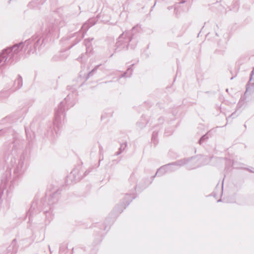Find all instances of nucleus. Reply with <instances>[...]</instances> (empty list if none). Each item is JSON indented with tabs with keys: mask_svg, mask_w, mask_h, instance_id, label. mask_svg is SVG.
<instances>
[{
	"mask_svg": "<svg viewBox=\"0 0 254 254\" xmlns=\"http://www.w3.org/2000/svg\"><path fill=\"white\" fill-rule=\"evenodd\" d=\"M199 159H200V160H203V157L201 156V157L199 158Z\"/></svg>",
	"mask_w": 254,
	"mask_h": 254,
	"instance_id": "obj_18",
	"label": "nucleus"
},
{
	"mask_svg": "<svg viewBox=\"0 0 254 254\" xmlns=\"http://www.w3.org/2000/svg\"><path fill=\"white\" fill-rule=\"evenodd\" d=\"M23 85L22 77L18 75L16 79L14 81L13 83L14 90H17L20 88Z\"/></svg>",
	"mask_w": 254,
	"mask_h": 254,
	"instance_id": "obj_7",
	"label": "nucleus"
},
{
	"mask_svg": "<svg viewBox=\"0 0 254 254\" xmlns=\"http://www.w3.org/2000/svg\"><path fill=\"white\" fill-rule=\"evenodd\" d=\"M127 74V72L125 73L124 74L122 75V77L127 76V75H126Z\"/></svg>",
	"mask_w": 254,
	"mask_h": 254,
	"instance_id": "obj_16",
	"label": "nucleus"
},
{
	"mask_svg": "<svg viewBox=\"0 0 254 254\" xmlns=\"http://www.w3.org/2000/svg\"><path fill=\"white\" fill-rule=\"evenodd\" d=\"M87 174V171L85 172V175Z\"/></svg>",
	"mask_w": 254,
	"mask_h": 254,
	"instance_id": "obj_23",
	"label": "nucleus"
},
{
	"mask_svg": "<svg viewBox=\"0 0 254 254\" xmlns=\"http://www.w3.org/2000/svg\"><path fill=\"white\" fill-rule=\"evenodd\" d=\"M127 146V144H122L121 145V146L119 148V150L118 151H117L116 153V155H120L121 153H122L123 151L125 149V148H126Z\"/></svg>",
	"mask_w": 254,
	"mask_h": 254,
	"instance_id": "obj_10",
	"label": "nucleus"
},
{
	"mask_svg": "<svg viewBox=\"0 0 254 254\" xmlns=\"http://www.w3.org/2000/svg\"><path fill=\"white\" fill-rule=\"evenodd\" d=\"M74 175V174H73V172H72L71 173V175Z\"/></svg>",
	"mask_w": 254,
	"mask_h": 254,
	"instance_id": "obj_20",
	"label": "nucleus"
},
{
	"mask_svg": "<svg viewBox=\"0 0 254 254\" xmlns=\"http://www.w3.org/2000/svg\"><path fill=\"white\" fill-rule=\"evenodd\" d=\"M92 20H91V21H89L84 23L81 27L82 30H83V31H86L90 26L94 25V23L90 24V23L92 22Z\"/></svg>",
	"mask_w": 254,
	"mask_h": 254,
	"instance_id": "obj_9",
	"label": "nucleus"
},
{
	"mask_svg": "<svg viewBox=\"0 0 254 254\" xmlns=\"http://www.w3.org/2000/svg\"><path fill=\"white\" fill-rule=\"evenodd\" d=\"M130 71H131V70H132L131 69H130L129 68H128V69H127V72H128V71H130Z\"/></svg>",
	"mask_w": 254,
	"mask_h": 254,
	"instance_id": "obj_19",
	"label": "nucleus"
},
{
	"mask_svg": "<svg viewBox=\"0 0 254 254\" xmlns=\"http://www.w3.org/2000/svg\"><path fill=\"white\" fill-rule=\"evenodd\" d=\"M73 97V94H68L64 99V101L61 102L58 109L56 110L55 117L53 122L54 130L55 132L57 134L62 126V116L64 117V111L65 103H67L68 106H72L75 104V101L73 100L70 103V100Z\"/></svg>",
	"mask_w": 254,
	"mask_h": 254,
	"instance_id": "obj_2",
	"label": "nucleus"
},
{
	"mask_svg": "<svg viewBox=\"0 0 254 254\" xmlns=\"http://www.w3.org/2000/svg\"><path fill=\"white\" fill-rule=\"evenodd\" d=\"M134 197V194L127 193L125 196V201L123 202L124 207L126 208Z\"/></svg>",
	"mask_w": 254,
	"mask_h": 254,
	"instance_id": "obj_6",
	"label": "nucleus"
},
{
	"mask_svg": "<svg viewBox=\"0 0 254 254\" xmlns=\"http://www.w3.org/2000/svg\"><path fill=\"white\" fill-rule=\"evenodd\" d=\"M221 201V200H220V199H219V200H217V202H219V201Z\"/></svg>",
	"mask_w": 254,
	"mask_h": 254,
	"instance_id": "obj_22",
	"label": "nucleus"
},
{
	"mask_svg": "<svg viewBox=\"0 0 254 254\" xmlns=\"http://www.w3.org/2000/svg\"><path fill=\"white\" fill-rule=\"evenodd\" d=\"M186 0H183V1H182L180 3H185V1H186Z\"/></svg>",
	"mask_w": 254,
	"mask_h": 254,
	"instance_id": "obj_17",
	"label": "nucleus"
},
{
	"mask_svg": "<svg viewBox=\"0 0 254 254\" xmlns=\"http://www.w3.org/2000/svg\"><path fill=\"white\" fill-rule=\"evenodd\" d=\"M35 206L33 204L29 209L27 214L29 215V216H32L34 214V210L35 209Z\"/></svg>",
	"mask_w": 254,
	"mask_h": 254,
	"instance_id": "obj_11",
	"label": "nucleus"
},
{
	"mask_svg": "<svg viewBox=\"0 0 254 254\" xmlns=\"http://www.w3.org/2000/svg\"><path fill=\"white\" fill-rule=\"evenodd\" d=\"M156 133H155L154 132L153 133V134H152V139H154L155 138V135H156Z\"/></svg>",
	"mask_w": 254,
	"mask_h": 254,
	"instance_id": "obj_15",
	"label": "nucleus"
},
{
	"mask_svg": "<svg viewBox=\"0 0 254 254\" xmlns=\"http://www.w3.org/2000/svg\"><path fill=\"white\" fill-rule=\"evenodd\" d=\"M132 38L130 37V34L128 32L123 33L120 36L116 43L117 49L119 51L126 48L127 49L128 43L131 41Z\"/></svg>",
	"mask_w": 254,
	"mask_h": 254,
	"instance_id": "obj_4",
	"label": "nucleus"
},
{
	"mask_svg": "<svg viewBox=\"0 0 254 254\" xmlns=\"http://www.w3.org/2000/svg\"><path fill=\"white\" fill-rule=\"evenodd\" d=\"M92 40L91 39H86L84 41L85 45L86 47V48H89L91 46V41Z\"/></svg>",
	"mask_w": 254,
	"mask_h": 254,
	"instance_id": "obj_13",
	"label": "nucleus"
},
{
	"mask_svg": "<svg viewBox=\"0 0 254 254\" xmlns=\"http://www.w3.org/2000/svg\"><path fill=\"white\" fill-rule=\"evenodd\" d=\"M208 138V136L207 135V134H205L204 135H203L201 138L200 139H199V143L200 144H201V143L204 140H205L206 139Z\"/></svg>",
	"mask_w": 254,
	"mask_h": 254,
	"instance_id": "obj_14",
	"label": "nucleus"
},
{
	"mask_svg": "<svg viewBox=\"0 0 254 254\" xmlns=\"http://www.w3.org/2000/svg\"><path fill=\"white\" fill-rule=\"evenodd\" d=\"M43 43V39L36 37L26 40L24 43L21 42L3 50L0 54V66L11 63L14 61L18 59V54L22 50L23 45L28 47L30 44L33 45L34 48H39Z\"/></svg>",
	"mask_w": 254,
	"mask_h": 254,
	"instance_id": "obj_1",
	"label": "nucleus"
},
{
	"mask_svg": "<svg viewBox=\"0 0 254 254\" xmlns=\"http://www.w3.org/2000/svg\"><path fill=\"white\" fill-rule=\"evenodd\" d=\"M135 29V27H134L133 28H132V30H134Z\"/></svg>",
	"mask_w": 254,
	"mask_h": 254,
	"instance_id": "obj_24",
	"label": "nucleus"
},
{
	"mask_svg": "<svg viewBox=\"0 0 254 254\" xmlns=\"http://www.w3.org/2000/svg\"><path fill=\"white\" fill-rule=\"evenodd\" d=\"M195 158H191L190 159H183L165 165L168 167L167 169H166L168 173L175 171L178 169L179 167L184 165H187V167L188 169H192L198 166V165L194 166H191L190 165L192 163L195 162Z\"/></svg>",
	"mask_w": 254,
	"mask_h": 254,
	"instance_id": "obj_3",
	"label": "nucleus"
},
{
	"mask_svg": "<svg viewBox=\"0 0 254 254\" xmlns=\"http://www.w3.org/2000/svg\"><path fill=\"white\" fill-rule=\"evenodd\" d=\"M207 163V162H204V163H203V164H206Z\"/></svg>",
	"mask_w": 254,
	"mask_h": 254,
	"instance_id": "obj_21",
	"label": "nucleus"
},
{
	"mask_svg": "<svg viewBox=\"0 0 254 254\" xmlns=\"http://www.w3.org/2000/svg\"><path fill=\"white\" fill-rule=\"evenodd\" d=\"M23 161L21 159H19L16 157H11L10 162V169H13L14 173H20L23 167Z\"/></svg>",
	"mask_w": 254,
	"mask_h": 254,
	"instance_id": "obj_5",
	"label": "nucleus"
},
{
	"mask_svg": "<svg viewBox=\"0 0 254 254\" xmlns=\"http://www.w3.org/2000/svg\"><path fill=\"white\" fill-rule=\"evenodd\" d=\"M100 64L96 65L90 72H89L88 74V75H87V77L86 78L88 79L89 77V76L92 74L93 72L96 71L97 70V69L98 68V67L100 66Z\"/></svg>",
	"mask_w": 254,
	"mask_h": 254,
	"instance_id": "obj_12",
	"label": "nucleus"
},
{
	"mask_svg": "<svg viewBox=\"0 0 254 254\" xmlns=\"http://www.w3.org/2000/svg\"><path fill=\"white\" fill-rule=\"evenodd\" d=\"M167 166H166V165H164L162 167H161L157 171L156 173L155 176H162L166 173H168L167 170Z\"/></svg>",
	"mask_w": 254,
	"mask_h": 254,
	"instance_id": "obj_8",
	"label": "nucleus"
}]
</instances>
